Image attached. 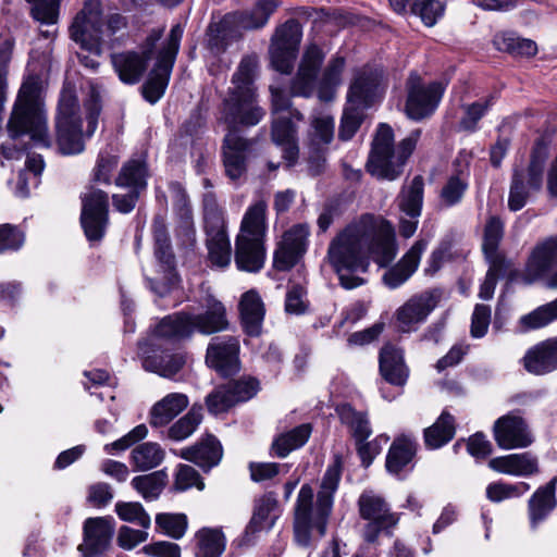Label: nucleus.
<instances>
[{
    "mask_svg": "<svg viewBox=\"0 0 557 557\" xmlns=\"http://www.w3.org/2000/svg\"><path fill=\"white\" fill-rule=\"evenodd\" d=\"M397 253L395 230L388 221H376L363 215L348 225L327 248L326 259L338 275L345 289H354L366 283L358 273H366L370 258L380 267L388 264Z\"/></svg>",
    "mask_w": 557,
    "mask_h": 557,
    "instance_id": "f257e3e1",
    "label": "nucleus"
},
{
    "mask_svg": "<svg viewBox=\"0 0 557 557\" xmlns=\"http://www.w3.org/2000/svg\"><path fill=\"white\" fill-rule=\"evenodd\" d=\"M200 314L177 312L164 317L153 329L152 334L139 343L141 364L146 371L163 377H173L185 363L184 356L160 349V341H181L188 338L195 331L210 335L227 329L225 308L221 301L208 296Z\"/></svg>",
    "mask_w": 557,
    "mask_h": 557,
    "instance_id": "f03ea898",
    "label": "nucleus"
},
{
    "mask_svg": "<svg viewBox=\"0 0 557 557\" xmlns=\"http://www.w3.org/2000/svg\"><path fill=\"white\" fill-rule=\"evenodd\" d=\"M101 111L100 91L90 86L83 109L77 102L75 90L64 85L59 99L55 117V141L64 156L78 154L85 149V141L96 132Z\"/></svg>",
    "mask_w": 557,
    "mask_h": 557,
    "instance_id": "7ed1b4c3",
    "label": "nucleus"
},
{
    "mask_svg": "<svg viewBox=\"0 0 557 557\" xmlns=\"http://www.w3.org/2000/svg\"><path fill=\"white\" fill-rule=\"evenodd\" d=\"M128 27V18L119 12L103 13L100 0H86L75 14L70 27V38L82 50L101 55L104 44H112Z\"/></svg>",
    "mask_w": 557,
    "mask_h": 557,
    "instance_id": "20e7f679",
    "label": "nucleus"
},
{
    "mask_svg": "<svg viewBox=\"0 0 557 557\" xmlns=\"http://www.w3.org/2000/svg\"><path fill=\"white\" fill-rule=\"evenodd\" d=\"M325 54L317 45H310L299 63L298 72L292 83L294 96L310 97L317 88L321 101L327 102L335 98L336 90L342 84V74L345 67L343 57H334L323 71L322 77L317 82V75L324 61Z\"/></svg>",
    "mask_w": 557,
    "mask_h": 557,
    "instance_id": "39448f33",
    "label": "nucleus"
},
{
    "mask_svg": "<svg viewBox=\"0 0 557 557\" xmlns=\"http://www.w3.org/2000/svg\"><path fill=\"white\" fill-rule=\"evenodd\" d=\"M8 127L13 140L29 136L34 146L50 147L47 113L35 78H28L22 84Z\"/></svg>",
    "mask_w": 557,
    "mask_h": 557,
    "instance_id": "423d86ee",
    "label": "nucleus"
},
{
    "mask_svg": "<svg viewBox=\"0 0 557 557\" xmlns=\"http://www.w3.org/2000/svg\"><path fill=\"white\" fill-rule=\"evenodd\" d=\"M420 136L421 131L416 129L395 147L392 127L384 123L380 124L367 163L369 173L380 180H397L414 151Z\"/></svg>",
    "mask_w": 557,
    "mask_h": 557,
    "instance_id": "0eeeda50",
    "label": "nucleus"
},
{
    "mask_svg": "<svg viewBox=\"0 0 557 557\" xmlns=\"http://www.w3.org/2000/svg\"><path fill=\"white\" fill-rule=\"evenodd\" d=\"M382 72L363 67L355 73L347 92L338 137L349 140L354 137L363 121V110L372 106L381 94Z\"/></svg>",
    "mask_w": 557,
    "mask_h": 557,
    "instance_id": "6e6552de",
    "label": "nucleus"
},
{
    "mask_svg": "<svg viewBox=\"0 0 557 557\" xmlns=\"http://www.w3.org/2000/svg\"><path fill=\"white\" fill-rule=\"evenodd\" d=\"M272 97L271 137L273 143L282 148L283 158L288 165H293L299 154L297 143V127L295 121H301L302 114L290 107V99L277 87H270Z\"/></svg>",
    "mask_w": 557,
    "mask_h": 557,
    "instance_id": "1a4fd4ad",
    "label": "nucleus"
},
{
    "mask_svg": "<svg viewBox=\"0 0 557 557\" xmlns=\"http://www.w3.org/2000/svg\"><path fill=\"white\" fill-rule=\"evenodd\" d=\"M202 203L208 263L212 269L225 270L232 261V247L226 233L224 213L212 191L203 195Z\"/></svg>",
    "mask_w": 557,
    "mask_h": 557,
    "instance_id": "9d476101",
    "label": "nucleus"
},
{
    "mask_svg": "<svg viewBox=\"0 0 557 557\" xmlns=\"http://www.w3.org/2000/svg\"><path fill=\"white\" fill-rule=\"evenodd\" d=\"M183 34L182 24L173 25L169 37L157 51L156 63L141 87L144 98L151 104L157 103L168 88Z\"/></svg>",
    "mask_w": 557,
    "mask_h": 557,
    "instance_id": "9b49d317",
    "label": "nucleus"
},
{
    "mask_svg": "<svg viewBox=\"0 0 557 557\" xmlns=\"http://www.w3.org/2000/svg\"><path fill=\"white\" fill-rule=\"evenodd\" d=\"M163 30V28L152 29L144 41L140 51L128 50L111 55L112 66L122 83L135 85L141 79Z\"/></svg>",
    "mask_w": 557,
    "mask_h": 557,
    "instance_id": "f8f14e48",
    "label": "nucleus"
},
{
    "mask_svg": "<svg viewBox=\"0 0 557 557\" xmlns=\"http://www.w3.org/2000/svg\"><path fill=\"white\" fill-rule=\"evenodd\" d=\"M406 113L414 121L431 116L437 109L445 85L441 82L424 84L417 73H411L407 81Z\"/></svg>",
    "mask_w": 557,
    "mask_h": 557,
    "instance_id": "ddd939ff",
    "label": "nucleus"
},
{
    "mask_svg": "<svg viewBox=\"0 0 557 557\" xmlns=\"http://www.w3.org/2000/svg\"><path fill=\"white\" fill-rule=\"evenodd\" d=\"M301 38V25L296 20H288L276 28L269 50L271 64L275 71L282 74L292 72Z\"/></svg>",
    "mask_w": 557,
    "mask_h": 557,
    "instance_id": "4468645a",
    "label": "nucleus"
},
{
    "mask_svg": "<svg viewBox=\"0 0 557 557\" xmlns=\"http://www.w3.org/2000/svg\"><path fill=\"white\" fill-rule=\"evenodd\" d=\"M358 506L361 518L368 521L363 531L367 542H374L382 532L389 533V530L398 523V516L392 512L386 502L373 492L362 493Z\"/></svg>",
    "mask_w": 557,
    "mask_h": 557,
    "instance_id": "2eb2a0df",
    "label": "nucleus"
},
{
    "mask_svg": "<svg viewBox=\"0 0 557 557\" xmlns=\"http://www.w3.org/2000/svg\"><path fill=\"white\" fill-rule=\"evenodd\" d=\"M264 110L257 102V94L227 92L223 101L222 119L228 132H236L238 126H255L264 116Z\"/></svg>",
    "mask_w": 557,
    "mask_h": 557,
    "instance_id": "dca6fc26",
    "label": "nucleus"
},
{
    "mask_svg": "<svg viewBox=\"0 0 557 557\" xmlns=\"http://www.w3.org/2000/svg\"><path fill=\"white\" fill-rule=\"evenodd\" d=\"M329 516L320 519L318 509L313 508V490L308 484L301 486L296 503L294 532L296 542L304 547L310 544V534L315 530L320 536L325 533Z\"/></svg>",
    "mask_w": 557,
    "mask_h": 557,
    "instance_id": "f3484780",
    "label": "nucleus"
},
{
    "mask_svg": "<svg viewBox=\"0 0 557 557\" xmlns=\"http://www.w3.org/2000/svg\"><path fill=\"white\" fill-rule=\"evenodd\" d=\"M81 223L89 242H99L108 224V195L94 187L82 195Z\"/></svg>",
    "mask_w": 557,
    "mask_h": 557,
    "instance_id": "a211bd4d",
    "label": "nucleus"
},
{
    "mask_svg": "<svg viewBox=\"0 0 557 557\" xmlns=\"http://www.w3.org/2000/svg\"><path fill=\"white\" fill-rule=\"evenodd\" d=\"M154 255L163 273L162 282L158 283L149 278V288L160 297L169 293L172 286L177 282L175 272V259L171 249V244L165 225L162 221L156 220L153 223Z\"/></svg>",
    "mask_w": 557,
    "mask_h": 557,
    "instance_id": "6ab92c4d",
    "label": "nucleus"
},
{
    "mask_svg": "<svg viewBox=\"0 0 557 557\" xmlns=\"http://www.w3.org/2000/svg\"><path fill=\"white\" fill-rule=\"evenodd\" d=\"M310 231L307 224H296L287 230L274 252L273 264L278 271H288L297 264L308 247Z\"/></svg>",
    "mask_w": 557,
    "mask_h": 557,
    "instance_id": "aec40b11",
    "label": "nucleus"
},
{
    "mask_svg": "<svg viewBox=\"0 0 557 557\" xmlns=\"http://www.w3.org/2000/svg\"><path fill=\"white\" fill-rule=\"evenodd\" d=\"M441 299L438 289H428L409 298L396 312L399 329L410 332L424 322Z\"/></svg>",
    "mask_w": 557,
    "mask_h": 557,
    "instance_id": "412c9836",
    "label": "nucleus"
},
{
    "mask_svg": "<svg viewBox=\"0 0 557 557\" xmlns=\"http://www.w3.org/2000/svg\"><path fill=\"white\" fill-rule=\"evenodd\" d=\"M239 342L234 336H218L211 339L206 355L207 364L222 376L239 370Z\"/></svg>",
    "mask_w": 557,
    "mask_h": 557,
    "instance_id": "4be33fe9",
    "label": "nucleus"
},
{
    "mask_svg": "<svg viewBox=\"0 0 557 557\" xmlns=\"http://www.w3.org/2000/svg\"><path fill=\"white\" fill-rule=\"evenodd\" d=\"M424 182L422 176L412 178L408 186H405L398 197L400 211L409 219H400L399 233L403 237H411L418 227V218L421 214L423 203Z\"/></svg>",
    "mask_w": 557,
    "mask_h": 557,
    "instance_id": "5701e85b",
    "label": "nucleus"
},
{
    "mask_svg": "<svg viewBox=\"0 0 557 557\" xmlns=\"http://www.w3.org/2000/svg\"><path fill=\"white\" fill-rule=\"evenodd\" d=\"M494 438L503 449L524 448L533 442L524 420L513 413L503 416L495 421Z\"/></svg>",
    "mask_w": 557,
    "mask_h": 557,
    "instance_id": "b1692460",
    "label": "nucleus"
},
{
    "mask_svg": "<svg viewBox=\"0 0 557 557\" xmlns=\"http://www.w3.org/2000/svg\"><path fill=\"white\" fill-rule=\"evenodd\" d=\"M251 143L237 132H228L223 141V164L227 177L237 181L247 170Z\"/></svg>",
    "mask_w": 557,
    "mask_h": 557,
    "instance_id": "393cba45",
    "label": "nucleus"
},
{
    "mask_svg": "<svg viewBox=\"0 0 557 557\" xmlns=\"http://www.w3.org/2000/svg\"><path fill=\"white\" fill-rule=\"evenodd\" d=\"M428 247L425 239L417 240L401 259L383 274V283L389 289L404 285L418 270L421 257Z\"/></svg>",
    "mask_w": 557,
    "mask_h": 557,
    "instance_id": "a878e982",
    "label": "nucleus"
},
{
    "mask_svg": "<svg viewBox=\"0 0 557 557\" xmlns=\"http://www.w3.org/2000/svg\"><path fill=\"white\" fill-rule=\"evenodd\" d=\"M113 535L111 520L103 517L88 518L84 523V542L78 546L83 557H98L109 546Z\"/></svg>",
    "mask_w": 557,
    "mask_h": 557,
    "instance_id": "bb28decb",
    "label": "nucleus"
},
{
    "mask_svg": "<svg viewBox=\"0 0 557 557\" xmlns=\"http://www.w3.org/2000/svg\"><path fill=\"white\" fill-rule=\"evenodd\" d=\"M557 476L550 479L544 486L539 487L528 503L530 527L536 530L557 505L556 500Z\"/></svg>",
    "mask_w": 557,
    "mask_h": 557,
    "instance_id": "cd10ccee",
    "label": "nucleus"
},
{
    "mask_svg": "<svg viewBox=\"0 0 557 557\" xmlns=\"http://www.w3.org/2000/svg\"><path fill=\"white\" fill-rule=\"evenodd\" d=\"M380 372L392 385L404 386L409 376V369L405 363L403 350L386 344L382 347L379 357Z\"/></svg>",
    "mask_w": 557,
    "mask_h": 557,
    "instance_id": "c85d7f7f",
    "label": "nucleus"
},
{
    "mask_svg": "<svg viewBox=\"0 0 557 557\" xmlns=\"http://www.w3.org/2000/svg\"><path fill=\"white\" fill-rule=\"evenodd\" d=\"M488 467L499 473L513 476H531L539 473V460L531 453L510 454L492 458Z\"/></svg>",
    "mask_w": 557,
    "mask_h": 557,
    "instance_id": "c756f323",
    "label": "nucleus"
},
{
    "mask_svg": "<svg viewBox=\"0 0 557 557\" xmlns=\"http://www.w3.org/2000/svg\"><path fill=\"white\" fill-rule=\"evenodd\" d=\"M242 33L231 13L219 21L212 20L207 29L208 48L214 53L224 52L227 47L238 40Z\"/></svg>",
    "mask_w": 557,
    "mask_h": 557,
    "instance_id": "7c9ffc66",
    "label": "nucleus"
},
{
    "mask_svg": "<svg viewBox=\"0 0 557 557\" xmlns=\"http://www.w3.org/2000/svg\"><path fill=\"white\" fill-rule=\"evenodd\" d=\"M223 450L220 442L212 435H208L198 444L183 448L178 456L198 467L209 470L215 467L222 458Z\"/></svg>",
    "mask_w": 557,
    "mask_h": 557,
    "instance_id": "2f4dec72",
    "label": "nucleus"
},
{
    "mask_svg": "<svg viewBox=\"0 0 557 557\" xmlns=\"http://www.w3.org/2000/svg\"><path fill=\"white\" fill-rule=\"evenodd\" d=\"M265 259L263 240L236 237L235 263L238 270L258 272L262 269Z\"/></svg>",
    "mask_w": 557,
    "mask_h": 557,
    "instance_id": "473e14b6",
    "label": "nucleus"
},
{
    "mask_svg": "<svg viewBox=\"0 0 557 557\" xmlns=\"http://www.w3.org/2000/svg\"><path fill=\"white\" fill-rule=\"evenodd\" d=\"M525 369L541 375L557 369V337L540 343L523 358Z\"/></svg>",
    "mask_w": 557,
    "mask_h": 557,
    "instance_id": "72a5a7b5",
    "label": "nucleus"
},
{
    "mask_svg": "<svg viewBox=\"0 0 557 557\" xmlns=\"http://www.w3.org/2000/svg\"><path fill=\"white\" fill-rule=\"evenodd\" d=\"M342 474V460L339 456H336L333 463H331L321 482V487L318 493L317 503L313 508L318 509L320 519L324 516H330L333 507V495L338 487V483Z\"/></svg>",
    "mask_w": 557,
    "mask_h": 557,
    "instance_id": "f704fd0d",
    "label": "nucleus"
},
{
    "mask_svg": "<svg viewBox=\"0 0 557 557\" xmlns=\"http://www.w3.org/2000/svg\"><path fill=\"white\" fill-rule=\"evenodd\" d=\"M267 209L268 205L263 199H258L251 203L243 216L237 236L264 242L268 230Z\"/></svg>",
    "mask_w": 557,
    "mask_h": 557,
    "instance_id": "c9c22d12",
    "label": "nucleus"
},
{
    "mask_svg": "<svg viewBox=\"0 0 557 557\" xmlns=\"http://www.w3.org/2000/svg\"><path fill=\"white\" fill-rule=\"evenodd\" d=\"M188 406V397L182 393H171L157 401L150 410V425L153 428L169 424Z\"/></svg>",
    "mask_w": 557,
    "mask_h": 557,
    "instance_id": "e433bc0d",
    "label": "nucleus"
},
{
    "mask_svg": "<svg viewBox=\"0 0 557 557\" xmlns=\"http://www.w3.org/2000/svg\"><path fill=\"white\" fill-rule=\"evenodd\" d=\"M259 75V58L257 54H247L242 58L232 76V86L227 92L257 94L255 81Z\"/></svg>",
    "mask_w": 557,
    "mask_h": 557,
    "instance_id": "4c0bfd02",
    "label": "nucleus"
},
{
    "mask_svg": "<svg viewBox=\"0 0 557 557\" xmlns=\"http://www.w3.org/2000/svg\"><path fill=\"white\" fill-rule=\"evenodd\" d=\"M242 322L247 334L256 336L261 331L264 308L260 296L249 290L242 296L239 302Z\"/></svg>",
    "mask_w": 557,
    "mask_h": 557,
    "instance_id": "58836bf2",
    "label": "nucleus"
},
{
    "mask_svg": "<svg viewBox=\"0 0 557 557\" xmlns=\"http://www.w3.org/2000/svg\"><path fill=\"white\" fill-rule=\"evenodd\" d=\"M557 262V237L552 236L537 244L533 249L529 261L528 272L533 277L546 273Z\"/></svg>",
    "mask_w": 557,
    "mask_h": 557,
    "instance_id": "ea45409f",
    "label": "nucleus"
},
{
    "mask_svg": "<svg viewBox=\"0 0 557 557\" xmlns=\"http://www.w3.org/2000/svg\"><path fill=\"white\" fill-rule=\"evenodd\" d=\"M416 454V443L408 435L397 436L389 447L386 457V469L398 475L411 462Z\"/></svg>",
    "mask_w": 557,
    "mask_h": 557,
    "instance_id": "a19ab883",
    "label": "nucleus"
},
{
    "mask_svg": "<svg viewBox=\"0 0 557 557\" xmlns=\"http://www.w3.org/2000/svg\"><path fill=\"white\" fill-rule=\"evenodd\" d=\"M548 157V145L543 139H539L532 149L529 166L527 170H523L525 184L529 189L534 191L541 190L543 186V173Z\"/></svg>",
    "mask_w": 557,
    "mask_h": 557,
    "instance_id": "79ce46f5",
    "label": "nucleus"
},
{
    "mask_svg": "<svg viewBox=\"0 0 557 557\" xmlns=\"http://www.w3.org/2000/svg\"><path fill=\"white\" fill-rule=\"evenodd\" d=\"M336 410L341 422L348 428L355 442L370 437L372 428L366 411H358L349 404H343Z\"/></svg>",
    "mask_w": 557,
    "mask_h": 557,
    "instance_id": "37998d69",
    "label": "nucleus"
},
{
    "mask_svg": "<svg viewBox=\"0 0 557 557\" xmlns=\"http://www.w3.org/2000/svg\"><path fill=\"white\" fill-rule=\"evenodd\" d=\"M277 516V502L272 497L260 498L256 503L252 518L246 529V535L271 530Z\"/></svg>",
    "mask_w": 557,
    "mask_h": 557,
    "instance_id": "c03bdc74",
    "label": "nucleus"
},
{
    "mask_svg": "<svg viewBox=\"0 0 557 557\" xmlns=\"http://www.w3.org/2000/svg\"><path fill=\"white\" fill-rule=\"evenodd\" d=\"M166 483V472L159 470L133 478L131 485L146 502H152L159 498Z\"/></svg>",
    "mask_w": 557,
    "mask_h": 557,
    "instance_id": "a18cd8bd",
    "label": "nucleus"
},
{
    "mask_svg": "<svg viewBox=\"0 0 557 557\" xmlns=\"http://www.w3.org/2000/svg\"><path fill=\"white\" fill-rule=\"evenodd\" d=\"M455 435V420L443 411L433 425L424 430V441L429 448L436 449L447 444Z\"/></svg>",
    "mask_w": 557,
    "mask_h": 557,
    "instance_id": "49530a36",
    "label": "nucleus"
},
{
    "mask_svg": "<svg viewBox=\"0 0 557 557\" xmlns=\"http://www.w3.org/2000/svg\"><path fill=\"white\" fill-rule=\"evenodd\" d=\"M196 539V557H221L225 549V536L219 529L202 528Z\"/></svg>",
    "mask_w": 557,
    "mask_h": 557,
    "instance_id": "de8ad7c7",
    "label": "nucleus"
},
{
    "mask_svg": "<svg viewBox=\"0 0 557 557\" xmlns=\"http://www.w3.org/2000/svg\"><path fill=\"white\" fill-rule=\"evenodd\" d=\"M493 44L497 50L513 55L532 57L537 52V46L533 40L520 38L510 32L496 34Z\"/></svg>",
    "mask_w": 557,
    "mask_h": 557,
    "instance_id": "09e8293b",
    "label": "nucleus"
},
{
    "mask_svg": "<svg viewBox=\"0 0 557 557\" xmlns=\"http://www.w3.org/2000/svg\"><path fill=\"white\" fill-rule=\"evenodd\" d=\"M311 434L310 424H301L287 433L280 435L272 445V449L277 457L284 458L290 451L300 448L309 440Z\"/></svg>",
    "mask_w": 557,
    "mask_h": 557,
    "instance_id": "8fccbe9b",
    "label": "nucleus"
},
{
    "mask_svg": "<svg viewBox=\"0 0 557 557\" xmlns=\"http://www.w3.org/2000/svg\"><path fill=\"white\" fill-rule=\"evenodd\" d=\"M164 456V449L158 443L146 442L132 450L131 460L137 470L146 471L158 467Z\"/></svg>",
    "mask_w": 557,
    "mask_h": 557,
    "instance_id": "3c124183",
    "label": "nucleus"
},
{
    "mask_svg": "<svg viewBox=\"0 0 557 557\" xmlns=\"http://www.w3.org/2000/svg\"><path fill=\"white\" fill-rule=\"evenodd\" d=\"M278 5L280 2L277 0H259V11L264 10L265 12L261 17L255 16L251 11L233 12L231 14L234 15V20L240 33H243L244 30H252L263 27Z\"/></svg>",
    "mask_w": 557,
    "mask_h": 557,
    "instance_id": "603ef678",
    "label": "nucleus"
},
{
    "mask_svg": "<svg viewBox=\"0 0 557 557\" xmlns=\"http://www.w3.org/2000/svg\"><path fill=\"white\" fill-rule=\"evenodd\" d=\"M170 189L173 197V209L180 219L181 226L188 237L194 236L193 209L189 197L180 183H172Z\"/></svg>",
    "mask_w": 557,
    "mask_h": 557,
    "instance_id": "864d4df0",
    "label": "nucleus"
},
{
    "mask_svg": "<svg viewBox=\"0 0 557 557\" xmlns=\"http://www.w3.org/2000/svg\"><path fill=\"white\" fill-rule=\"evenodd\" d=\"M25 170L18 174L15 195L21 198H25L29 195V177L32 174V184L37 186L39 184V177L45 169V161L40 154L28 153Z\"/></svg>",
    "mask_w": 557,
    "mask_h": 557,
    "instance_id": "5fc2aeb1",
    "label": "nucleus"
},
{
    "mask_svg": "<svg viewBox=\"0 0 557 557\" xmlns=\"http://www.w3.org/2000/svg\"><path fill=\"white\" fill-rule=\"evenodd\" d=\"M334 137V119L326 112H314L311 120V147L327 146Z\"/></svg>",
    "mask_w": 557,
    "mask_h": 557,
    "instance_id": "6e6d98bb",
    "label": "nucleus"
},
{
    "mask_svg": "<svg viewBox=\"0 0 557 557\" xmlns=\"http://www.w3.org/2000/svg\"><path fill=\"white\" fill-rule=\"evenodd\" d=\"M146 177L147 169L145 162L140 160H129L122 166L115 184L138 191L146 187Z\"/></svg>",
    "mask_w": 557,
    "mask_h": 557,
    "instance_id": "4d7b16f0",
    "label": "nucleus"
},
{
    "mask_svg": "<svg viewBox=\"0 0 557 557\" xmlns=\"http://www.w3.org/2000/svg\"><path fill=\"white\" fill-rule=\"evenodd\" d=\"M495 102V97L479 99L478 101L463 106V116L459 122V127L467 132H474L478 128L479 121L486 114Z\"/></svg>",
    "mask_w": 557,
    "mask_h": 557,
    "instance_id": "13d9d810",
    "label": "nucleus"
},
{
    "mask_svg": "<svg viewBox=\"0 0 557 557\" xmlns=\"http://www.w3.org/2000/svg\"><path fill=\"white\" fill-rule=\"evenodd\" d=\"M468 173L459 171L448 177L441 190V200L446 207H453L459 203L468 189Z\"/></svg>",
    "mask_w": 557,
    "mask_h": 557,
    "instance_id": "bf43d9fd",
    "label": "nucleus"
},
{
    "mask_svg": "<svg viewBox=\"0 0 557 557\" xmlns=\"http://www.w3.org/2000/svg\"><path fill=\"white\" fill-rule=\"evenodd\" d=\"M202 420L200 409L191 408L184 417L173 423L166 431L168 438L181 442L189 437Z\"/></svg>",
    "mask_w": 557,
    "mask_h": 557,
    "instance_id": "052dcab7",
    "label": "nucleus"
},
{
    "mask_svg": "<svg viewBox=\"0 0 557 557\" xmlns=\"http://www.w3.org/2000/svg\"><path fill=\"white\" fill-rule=\"evenodd\" d=\"M503 232L504 225L502 221L496 216H492L486 223L483 240V251L488 261H504L497 252Z\"/></svg>",
    "mask_w": 557,
    "mask_h": 557,
    "instance_id": "680f3d73",
    "label": "nucleus"
},
{
    "mask_svg": "<svg viewBox=\"0 0 557 557\" xmlns=\"http://www.w3.org/2000/svg\"><path fill=\"white\" fill-rule=\"evenodd\" d=\"M187 525V517L184 513L164 512L156 516L157 530L175 540L184 536Z\"/></svg>",
    "mask_w": 557,
    "mask_h": 557,
    "instance_id": "e2e57ef3",
    "label": "nucleus"
},
{
    "mask_svg": "<svg viewBox=\"0 0 557 557\" xmlns=\"http://www.w3.org/2000/svg\"><path fill=\"white\" fill-rule=\"evenodd\" d=\"M533 190L529 189L525 184V175L523 169L515 168L511 177L508 207L511 211H519L522 209Z\"/></svg>",
    "mask_w": 557,
    "mask_h": 557,
    "instance_id": "0e129e2a",
    "label": "nucleus"
},
{
    "mask_svg": "<svg viewBox=\"0 0 557 557\" xmlns=\"http://www.w3.org/2000/svg\"><path fill=\"white\" fill-rule=\"evenodd\" d=\"M533 190L529 189L525 184V175L523 169L515 168L511 177L508 207L511 211H519L522 209Z\"/></svg>",
    "mask_w": 557,
    "mask_h": 557,
    "instance_id": "69168bd1",
    "label": "nucleus"
},
{
    "mask_svg": "<svg viewBox=\"0 0 557 557\" xmlns=\"http://www.w3.org/2000/svg\"><path fill=\"white\" fill-rule=\"evenodd\" d=\"M530 490L527 482H517L513 484L505 482H494L486 487V497L493 503H500L506 499L522 496Z\"/></svg>",
    "mask_w": 557,
    "mask_h": 557,
    "instance_id": "338daca9",
    "label": "nucleus"
},
{
    "mask_svg": "<svg viewBox=\"0 0 557 557\" xmlns=\"http://www.w3.org/2000/svg\"><path fill=\"white\" fill-rule=\"evenodd\" d=\"M554 320H557V298L523 315L520 322L524 330H535L547 325Z\"/></svg>",
    "mask_w": 557,
    "mask_h": 557,
    "instance_id": "774afa93",
    "label": "nucleus"
}]
</instances>
